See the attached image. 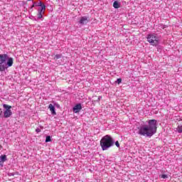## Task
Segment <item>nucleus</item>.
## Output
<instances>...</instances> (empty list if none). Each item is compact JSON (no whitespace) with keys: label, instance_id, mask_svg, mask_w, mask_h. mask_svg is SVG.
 Returning a JSON list of instances; mask_svg holds the SVG:
<instances>
[{"label":"nucleus","instance_id":"dca6fc26","mask_svg":"<svg viewBox=\"0 0 182 182\" xmlns=\"http://www.w3.org/2000/svg\"><path fill=\"white\" fill-rule=\"evenodd\" d=\"M49 141H52V139H50V136H47L46 137V143H49Z\"/></svg>","mask_w":182,"mask_h":182},{"label":"nucleus","instance_id":"f8f14e48","mask_svg":"<svg viewBox=\"0 0 182 182\" xmlns=\"http://www.w3.org/2000/svg\"><path fill=\"white\" fill-rule=\"evenodd\" d=\"M3 107L5 109V110H11V109H12V106L6 104L3 105Z\"/></svg>","mask_w":182,"mask_h":182},{"label":"nucleus","instance_id":"b1692460","mask_svg":"<svg viewBox=\"0 0 182 182\" xmlns=\"http://www.w3.org/2000/svg\"><path fill=\"white\" fill-rule=\"evenodd\" d=\"M0 117H2V109L0 108Z\"/></svg>","mask_w":182,"mask_h":182},{"label":"nucleus","instance_id":"4468645a","mask_svg":"<svg viewBox=\"0 0 182 182\" xmlns=\"http://www.w3.org/2000/svg\"><path fill=\"white\" fill-rule=\"evenodd\" d=\"M62 58V54H56L54 57V60H58V59H60Z\"/></svg>","mask_w":182,"mask_h":182},{"label":"nucleus","instance_id":"9d476101","mask_svg":"<svg viewBox=\"0 0 182 182\" xmlns=\"http://www.w3.org/2000/svg\"><path fill=\"white\" fill-rule=\"evenodd\" d=\"M48 109L51 112V114H53V115L56 114V111L55 110V106H53V105L50 104L48 105Z\"/></svg>","mask_w":182,"mask_h":182},{"label":"nucleus","instance_id":"f03ea898","mask_svg":"<svg viewBox=\"0 0 182 182\" xmlns=\"http://www.w3.org/2000/svg\"><path fill=\"white\" fill-rule=\"evenodd\" d=\"M14 65V58H9L8 54H0V72H5L6 69Z\"/></svg>","mask_w":182,"mask_h":182},{"label":"nucleus","instance_id":"f257e3e1","mask_svg":"<svg viewBox=\"0 0 182 182\" xmlns=\"http://www.w3.org/2000/svg\"><path fill=\"white\" fill-rule=\"evenodd\" d=\"M138 134L145 136L146 137H151L157 133V120L149 119L148 125H141L138 127Z\"/></svg>","mask_w":182,"mask_h":182},{"label":"nucleus","instance_id":"7ed1b4c3","mask_svg":"<svg viewBox=\"0 0 182 182\" xmlns=\"http://www.w3.org/2000/svg\"><path fill=\"white\" fill-rule=\"evenodd\" d=\"M100 146L103 151L109 150L110 147L114 146V139L109 134H107L101 139Z\"/></svg>","mask_w":182,"mask_h":182},{"label":"nucleus","instance_id":"39448f33","mask_svg":"<svg viewBox=\"0 0 182 182\" xmlns=\"http://www.w3.org/2000/svg\"><path fill=\"white\" fill-rule=\"evenodd\" d=\"M90 22V18L87 16H82L79 21L80 25H87Z\"/></svg>","mask_w":182,"mask_h":182},{"label":"nucleus","instance_id":"ddd939ff","mask_svg":"<svg viewBox=\"0 0 182 182\" xmlns=\"http://www.w3.org/2000/svg\"><path fill=\"white\" fill-rule=\"evenodd\" d=\"M113 6L115 8V9H119V8H120V5L119 4V2L117 1H115L113 3Z\"/></svg>","mask_w":182,"mask_h":182},{"label":"nucleus","instance_id":"20e7f679","mask_svg":"<svg viewBox=\"0 0 182 182\" xmlns=\"http://www.w3.org/2000/svg\"><path fill=\"white\" fill-rule=\"evenodd\" d=\"M147 41L152 46H157L159 43H160V38H159V36L156 33H150L146 36Z\"/></svg>","mask_w":182,"mask_h":182},{"label":"nucleus","instance_id":"412c9836","mask_svg":"<svg viewBox=\"0 0 182 182\" xmlns=\"http://www.w3.org/2000/svg\"><path fill=\"white\" fill-rule=\"evenodd\" d=\"M115 146H117V147H120V144H119V141H117L115 142Z\"/></svg>","mask_w":182,"mask_h":182},{"label":"nucleus","instance_id":"9b49d317","mask_svg":"<svg viewBox=\"0 0 182 182\" xmlns=\"http://www.w3.org/2000/svg\"><path fill=\"white\" fill-rule=\"evenodd\" d=\"M8 161V158L6 157V155L4 154L0 156V161L1 163H5V161Z\"/></svg>","mask_w":182,"mask_h":182},{"label":"nucleus","instance_id":"4be33fe9","mask_svg":"<svg viewBox=\"0 0 182 182\" xmlns=\"http://www.w3.org/2000/svg\"><path fill=\"white\" fill-rule=\"evenodd\" d=\"M36 133H41V129H38V128H37V129H36Z\"/></svg>","mask_w":182,"mask_h":182},{"label":"nucleus","instance_id":"1a4fd4ad","mask_svg":"<svg viewBox=\"0 0 182 182\" xmlns=\"http://www.w3.org/2000/svg\"><path fill=\"white\" fill-rule=\"evenodd\" d=\"M176 132H178V133H182V120L178 121Z\"/></svg>","mask_w":182,"mask_h":182},{"label":"nucleus","instance_id":"6e6552de","mask_svg":"<svg viewBox=\"0 0 182 182\" xmlns=\"http://www.w3.org/2000/svg\"><path fill=\"white\" fill-rule=\"evenodd\" d=\"M11 116H12V111L11 109L4 111V117H5V119H8V117H11Z\"/></svg>","mask_w":182,"mask_h":182},{"label":"nucleus","instance_id":"423d86ee","mask_svg":"<svg viewBox=\"0 0 182 182\" xmlns=\"http://www.w3.org/2000/svg\"><path fill=\"white\" fill-rule=\"evenodd\" d=\"M37 6H41V8L38 10V14H45V11H46V5L42 4V1H39L37 4Z\"/></svg>","mask_w":182,"mask_h":182},{"label":"nucleus","instance_id":"a211bd4d","mask_svg":"<svg viewBox=\"0 0 182 182\" xmlns=\"http://www.w3.org/2000/svg\"><path fill=\"white\" fill-rule=\"evenodd\" d=\"M35 6H38V3L33 2V5L31 6V9H33V8H35Z\"/></svg>","mask_w":182,"mask_h":182},{"label":"nucleus","instance_id":"a878e982","mask_svg":"<svg viewBox=\"0 0 182 182\" xmlns=\"http://www.w3.org/2000/svg\"><path fill=\"white\" fill-rule=\"evenodd\" d=\"M28 1H31V0H28Z\"/></svg>","mask_w":182,"mask_h":182},{"label":"nucleus","instance_id":"393cba45","mask_svg":"<svg viewBox=\"0 0 182 182\" xmlns=\"http://www.w3.org/2000/svg\"><path fill=\"white\" fill-rule=\"evenodd\" d=\"M10 175L14 176V173H10Z\"/></svg>","mask_w":182,"mask_h":182},{"label":"nucleus","instance_id":"aec40b11","mask_svg":"<svg viewBox=\"0 0 182 182\" xmlns=\"http://www.w3.org/2000/svg\"><path fill=\"white\" fill-rule=\"evenodd\" d=\"M117 83H118V85H120V83H122V78H118L117 80Z\"/></svg>","mask_w":182,"mask_h":182},{"label":"nucleus","instance_id":"5701e85b","mask_svg":"<svg viewBox=\"0 0 182 182\" xmlns=\"http://www.w3.org/2000/svg\"><path fill=\"white\" fill-rule=\"evenodd\" d=\"M102 99V96H99L97 102H100V100Z\"/></svg>","mask_w":182,"mask_h":182},{"label":"nucleus","instance_id":"2eb2a0df","mask_svg":"<svg viewBox=\"0 0 182 182\" xmlns=\"http://www.w3.org/2000/svg\"><path fill=\"white\" fill-rule=\"evenodd\" d=\"M158 28H159V29H166V28H167V26L163 25V24H159L158 26Z\"/></svg>","mask_w":182,"mask_h":182},{"label":"nucleus","instance_id":"0eeeda50","mask_svg":"<svg viewBox=\"0 0 182 182\" xmlns=\"http://www.w3.org/2000/svg\"><path fill=\"white\" fill-rule=\"evenodd\" d=\"M82 110V104H77L73 108V112L74 113H79Z\"/></svg>","mask_w":182,"mask_h":182},{"label":"nucleus","instance_id":"6ab92c4d","mask_svg":"<svg viewBox=\"0 0 182 182\" xmlns=\"http://www.w3.org/2000/svg\"><path fill=\"white\" fill-rule=\"evenodd\" d=\"M161 178H168V176L166 175V174H163L161 176Z\"/></svg>","mask_w":182,"mask_h":182},{"label":"nucleus","instance_id":"f3484780","mask_svg":"<svg viewBox=\"0 0 182 182\" xmlns=\"http://www.w3.org/2000/svg\"><path fill=\"white\" fill-rule=\"evenodd\" d=\"M38 19H43V14L38 13Z\"/></svg>","mask_w":182,"mask_h":182}]
</instances>
